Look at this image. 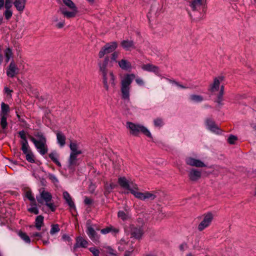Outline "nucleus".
Wrapping results in <instances>:
<instances>
[{
    "instance_id": "f257e3e1",
    "label": "nucleus",
    "mask_w": 256,
    "mask_h": 256,
    "mask_svg": "<svg viewBox=\"0 0 256 256\" xmlns=\"http://www.w3.org/2000/svg\"><path fill=\"white\" fill-rule=\"evenodd\" d=\"M118 183L123 189L128 190L135 198L140 200H152L156 198L154 193L150 192H139L138 185L132 181L126 179L124 176L120 177L118 178Z\"/></svg>"
},
{
    "instance_id": "f03ea898",
    "label": "nucleus",
    "mask_w": 256,
    "mask_h": 256,
    "mask_svg": "<svg viewBox=\"0 0 256 256\" xmlns=\"http://www.w3.org/2000/svg\"><path fill=\"white\" fill-rule=\"evenodd\" d=\"M109 62V58L106 56L104 58L103 62L98 63L102 83L106 91L109 90V84H110L112 86H114L116 85V78L113 72L109 71L107 68Z\"/></svg>"
},
{
    "instance_id": "7ed1b4c3",
    "label": "nucleus",
    "mask_w": 256,
    "mask_h": 256,
    "mask_svg": "<svg viewBox=\"0 0 256 256\" xmlns=\"http://www.w3.org/2000/svg\"><path fill=\"white\" fill-rule=\"evenodd\" d=\"M136 78L134 74H126L120 79V92L122 98L124 100H129L131 84Z\"/></svg>"
},
{
    "instance_id": "20e7f679",
    "label": "nucleus",
    "mask_w": 256,
    "mask_h": 256,
    "mask_svg": "<svg viewBox=\"0 0 256 256\" xmlns=\"http://www.w3.org/2000/svg\"><path fill=\"white\" fill-rule=\"evenodd\" d=\"M34 136L29 135V139L34 143L36 148L41 155H44L48 152L46 144V139L41 132H37L34 134Z\"/></svg>"
},
{
    "instance_id": "39448f33",
    "label": "nucleus",
    "mask_w": 256,
    "mask_h": 256,
    "mask_svg": "<svg viewBox=\"0 0 256 256\" xmlns=\"http://www.w3.org/2000/svg\"><path fill=\"white\" fill-rule=\"evenodd\" d=\"M39 195L36 197L38 202L41 204L44 203L52 212H54L56 210V206L51 202L52 196L50 193L46 190L44 188H42L39 190Z\"/></svg>"
},
{
    "instance_id": "423d86ee",
    "label": "nucleus",
    "mask_w": 256,
    "mask_h": 256,
    "mask_svg": "<svg viewBox=\"0 0 256 256\" xmlns=\"http://www.w3.org/2000/svg\"><path fill=\"white\" fill-rule=\"evenodd\" d=\"M126 126L130 130V134L134 136H138L141 132L148 138H152L150 132L142 125L128 122L126 124Z\"/></svg>"
},
{
    "instance_id": "0eeeda50",
    "label": "nucleus",
    "mask_w": 256,
    "mask_h": 256,
    "mask_svg": "<svg viewBox=\"0 0 256 256\" xmlns=\"http://www.w3.org/2000/svg\"><path fill=\"white\" fill-rule=\"evenodd\" d=\"M64 4L67 6L71 11H68L66 8L60 7V11L66 18H74L78 13V8L75 4L71 0H62Z\"/></svg>"
},
{
    "instance_id": "6e6552de",
    "label": "nucleus",
    "mask_w": 256,
    "mask_h": 256,
    "mask_svg": "<svg viewBox=\"0 0 256 256\" xmlns=\"http://www.w3.org/2000/svg\"><path fill=\"white\" fill-rule=\"evenodd\" d=\"M214 216L211 212L206 213L202 215V219L200 224L198 225V229L199 231H202L206 228L208 227L213 219Z\"/></svg>"
},
{
    "instance_id": "1a4fd4ad",
    "label": "nucleus",
    "mask_w": 256,
    "mask_h": 256,
    "mask_svg": "<svg viewBox=\"0 0 256 256\" xmlns=\"http://www.w3.org/2000/svg\"><path fill=\"white\" fill-rule=\"evenodd\" d=\"M117 47L118 44L116 42L107 43L99 52V58H102L105 54L113 52Z\"/></svg>"
},
{
    "instance_id": "9d476101",
    "label": "nucleus",
    "mask_w": 256,
    "mask_h": 256,
    "mask_svg": "<svg viewBox=\"0 0 256 256\" xmlns=\"http://www.w3.org/2000/svg\"><path fill=\"white\" fill-rule=\"evenodd\" d=\"M6 73L8 77L12 78L14 77L19 73V68L13 60L10 62V65L8 66Z\"/></svg>"
},
{
    "instance_id": "9b49d317",
    "label": "nucleus",
    "mask_w": 256,
    "mask_h": 256,
    "mask_svg": "<svg viewBox=\"0 0 256 256\" xmlns=\"http://www.w3.org/2000/svg\"><path fill=\"white\" fill-rule=\"evenodd\" d=\"M86 234L93 242L98 241L100 236L96 234L89 222L86 223Z\"/></svg>"
},
{
    "instance_id": "f8f14e48",
    "label": "nucleus",
    "mask_w": 256,
    "mask_h": 256,
    "mask_svg": "<svg viewBox=\"0 0 256 256\" xmlns=\"http://www.w3.org/2000/svg\"><path fill=\"white\" fill-rule=\"evenodd\" d=\"M186 162L187 164L191 166H196V167H198V168H202V167L206 166V165L204 164L201 160L191 158V157L187 158L186 159Z\"/></svg>"
},
{
    "instance_id": "ddd939ff",
    "label": "nucleus",
    "mask_w": 256,
    "mask_h": 256,
    "mask_svg": "<svg viewBox=\"0 0 256 256\" xmlns=\"http://www.w3.org/2000/svg\"><path fill=\"white\" fill-rule=\"evenodd\" d=\"M223 80L224 78L221 76L215 78L214 80L213 83L210 86V91L212 92L218 91L220 88V83Z\"/></svg>"
},
{
    "instance_id": "4468645a",
    "label": "nucleus",
    "mask_w": 256,
    "mask_h": 256,
    "mask_svg": "<svg viewBox=\"0 0 256 256\" xmlns=\"http://www.w3.org/2000/svg\"><path fill=\"white\" fill-rule=\"evenodd\" d=\"M201 172L198 170L192 168L188 172V178L192 181H197L201 178Z\"/></svg>"
},
{
    "instance_id": "2eb2a0df",
    "label": "nucleus",
    "mask_w": 256,
    "mask_h": 256,
    "mask_svg": "<svg viewBox=\"0 0 256 256\" xmlns=\"http://www.w3.org/2000/svg\"><path fill=\"white\" fill-rule=\"evenodd\" d=\"M78 156V155L74 154H70L68 161V168L72 172L74 170V168L77 165V156Z\"/></svg>"
},
{
    "instance_id": "dca6fc26",
    "label": "nucleus",
    "mask_w": 256,
    "mask_h": 256,
    "mask_svg": "<svg viewBox=\"0 0 256 256\" xmlns=\"http://www.w3.org/2000/svg\"><path fill=\"white\" fill-rule=\"evenodd\" d=\"M142 70L149 72H153L156 74L158 75L160 74V70L159 68L152 64H143L141 66Z\"/></svg>"
},
{
    "instance_id": "f3484780",
    "label": "nucleus",
    "mask_w": 256,
    "mask_h": 256,
    "mask_svg": "<svg viewBox=\"0 0 256 256\" xmlns=\"http://www.w3.org/2000/svg\"><path fill=\"white\" fill-rule=\"evenodd\" d=\"M88 242L82 236H78L76 238V242L74 246V250L78 248H86L87 247Z\"/></svg>"
},
{
    "instance_id": "a211bd4d",
    "label": "nucleus",
    "mask_w": 256,
    "mask_h": 256,
    "mask_svg": "<svg viewBox=\"0 0 256 256\" xmlns=\"http://www.w3.org/2000/svg\"><path fill=\"white\" fill-rule=\"evenodd\" d=\"M119 67L125 70H128L132 68L131 63L125 58H123L118 62Z\"/></svg>"
},
{
    "instance_id": "6ab92c4d",
    "label": "nucleus",
    "mask_w": 256,
    "mask_h": 256,
    "mask_svg": "<svg viewBox=\"0 0 256 256\" xmlns=\"http://www.w3.org/2000/svg\"><path fill=\"white\" fill-rule=\"evenodd\" d=\"M206 125L207 126V128L210 130V131L218 133L219 132V128L218 126H217L214 122L210 120V119H208L206 120Z\"/></svg>"
},
{
    "instance_id": "aec40b11",
    "label": "nucleus",
    "mask_w": 256,
    "mask_h": 256,
    "mask_svg": "<svg viewBox=\"0 0 256 256\" xmlns=\"http://www.w3.org/2000/svg\"><path fill=\"white\" fill-rule=\"evenodd\" d=\"M26 2V0H14V4L16 10L21 12H22L25 8Z\"/></svg>"
},
{
    "instance_id": "412c9836",
    "label": "nucleus",
    "mask_w": 256,
    "mask_h": 256,
    "mask_svg": "<svg viewBox=\"0 0 256 256\" xmlns=\"http://www.w3.org/2000/svg\"><path fill=\"white\" fill-rule=\"evenodd\" d=\"M70 154L80 155L82 154V150L79 148L78 144L76 142H70Z\"/></svg>"
},
{
    "instance_id": "4be33fe9",
    "label": "nucleus",
    "mask_w": 256,
    "mask_h": 256,
    "mask_svg": "<svg viewBox=\"0 0 256 256\" xmlns=\"http://www.w3.org/2000/svg\"><path fill=\"white\" fill-rule=\"evenodd\" d=\"M56 134L58 144L61 147L64 146L66 144V138L65 136L60 132H57Z\"/></svg>"
},
{
    "instance_id": "5701e85b",
    "label": "nucleus",
    "mask_w": 256,
    "mask_h": 256,
    "mask_svg": "<svg viewBox=\"0 0 256 256\" xmlns=\"http://www.w3.org/2000/svg\"><path fill=\"white\" fill-rule=\"evenodd\" d=\"M43 225L44 217L42 216H38L36 218L34 226H30V228L35 227L38 230H40Z\"/></svg>"
},
{
    "instance_id": "b1692460",
    "label": "nucleus",
    "mask_w": 256,
    "mask_h": 256,
    "mask_svg": "<svg viewBox=\"0 0 256 256\" xmlns=\"http://www.w3.org/2000/svg\"><path fill=\"white\" fill-rule=\"evenodd\" d=\"M122 47L126 50H130L134 48V42L132 40H124L121 42Z\"/></svg>"
},
{
    "instance_id": "393cba45",
    "label": "nucleus",
    "mask_w": 256,
    "mask_h": 256,
    "mask_svg": "<svg viewBox=\"0 0 256 256\" xmlns=\"http://www.w3.org/2000/svg\"><path fill=\"white\" fill-rule=\"evenodd\" d=\"M131 234L136 238H140L142 236L143 231L140 228H134L132 230Z\"/></svg>"
},
{
    "instance_id": "a878e982",
    "label": "nucleus",
    "mask_w": 256,
    "mask_h": 256,
    "mask_svg": "<svg viewBox=\"0 0 256 256\" xmlns=\"http://www.w3.org/2000/svg\"><path fill=\"white\" fill-rule=\"evenodd\" d=\"M49 158L58 166L60 167L62 166L60 162L58 160V154L56 151H54L50 152L49 154Z\"/></svg>"
},
{
    "instance_id": "bb28decb",
    "label": "nucleus",
    "mask_w": 256,
    "mask_h": 256,
    "mask_svg": "<svg viewBox=\"0 0 256 256\" xmlns=\"http://www.w3.org/2000/svg\"><path fill=\"white\" fill-rule=\"evenodd\" d=\"M63 196L67 204L71 208H74L75 205L72 201L71 196L67 192H63Z\"/></svg>"
},
{
    "instance_id": "cd10ccee",
    "label": "nucleus",
    "mask_w": 256,
    "mask_h": 256,
    "mask_svg": "<svg viewBox=\"0 0 256 256\" xmlns=\"http://www.w3.org/2000/svg\"><path fill=\"white\" fill-rule=\"evenodd\" d=\"M118 216L124 221L128 220L130 218V215L128 211L120 210L118 213Z\"/></svg>"
},
{
    "instance_id": "c85d7f7f",
    "label": "nucleus",
    "mask_w": 256,
    "mask_h": 256,
    "mask_svg": "<svg viewBox=\"0 0 256 256\" xmlns=\"http://www.w3.org/2000/svg\"><path fill=\"white\" fill-rule=\"evenodd\" d=\"M10 112V107L8 104L4 102L1 104V110L0 112V116H8Z\"/></svg>"
},
{
    "instance_id": "c756f323",
    "label": "nucleus",
    "mask_w": 256,
    "mask_h": 256,
    "mask_svg": "<svg viewBox=\"0 0 256 256\" xmlns=\"http://www.w3.org/2000/svg\"><path fill=\"white\" fill-rule=\"evenodd\" d=\"M52 22L53 23L55 24L56 26L58 28H61L64 26V20H62L58 22V18L56 16H54L52 17Z\"/></svg>"
},
{
    "instance_id": "7c9ffc66",
    "label": "nucleus",
    "mask_w": 256,
    "mask_h": 256,
    "mask_svg": "<svg viewBox=\"0 0 256 256\" xmlns=\"http://www.w3.org/2000/svg\"><path fill=\"white\" fill-rule=\"evenodd\" d=\"M202 4V0H192L190 6L193 10H196Z\"/></svg>"
},
{
    "instance_id": "2f4dec72",
    "label": "nucleus",
    "mask_w": 256,
    "mask_h": 256,
    "mask_svg": "<svg viewBox=\"0 0 256 256\" xmlns=\"http://www.w3.org/2000/svg\"><path fill=\"white\" fill-rule=\"evenodd\" d=\"M203 97L200 95L192 94L190 96V100L193 102H200L203 100Z\"/></svg>"
},
{
    "instance_id": "473e14b6",
    "label": "nucleus",
    "mask_w": 256,
    "mask_h": 256,
    "mask_svg": "<svg viewBox=\"0 0 256 256\" xmlns=\"http://www.w3.org/2000/svg\"><path fill=\"white\" fill-rule=\"evenodd\" d=\"M19 236L26 244H30V239L28 235L25 232H19L18 233Z\"/></svg>"
},
{
    "instance_id": "72a5a7b5",
    "label": "nucleus",
    "mask_w": 256,
    "mask_h": 256,
    "mask_svg": "<svg viewBox=\"0 0 256 256\" xmlns=\"http://www.w3.org/2000/svg\"><path fill=\"white\" fill-rule=\"evenodd\" d=\"M22 144V150L24 154H26L30 151H31L29 149V146L28 144V140L25 141H21Z\"/></svg>"
},
{
    "instance_id": "f704fd0d",
    "label": "nucleus",
    "mask_w": 256,
    "mask_h": 256,
    "mask_svg": "<svg viewBox=\"0 0 256 256\" xmlns=\"http://www.w3.org/2000/svg\"><path fill=\"white\" fill-rule=\"evenodd\" d=\"M28 211L35 214H38L39 211L36 206V202L32 203L31 206L28 208Z\"/></svg>"
},
{
    "instance_id": "c9c22d12",
    "label": "nucleus",
    "mask_w": 256,
    "mask_h": 256,
    "mask_svg": "<svg viewBox=\"0 0 256 256\" xmlns=\"http://www.w3.org/2000/svg\"><path fill=\"white\" fill-rule=\"evenodd\" d=\"M224 93V87L223 86H220V92L217 96L216 102L218 103L221 104V102L223 100L222 97H223Z\"/></svg>"
},
{
    "instance_id": "e433bc0d",
    "label": "nucleus",
    "mask_w": 256,
    "mask_h": 256,
    "mask_svg": "<svg viewBox=\"0 0 256 256\" xmlns=\"http://www.w3.org/2000/svg\"><path fill=\"white\" fill-rule=\"evenodd\" d=\"M26 155V160L32 163L34 162V156L32 151H30L26 154H24Z\"/></svg>"
},
{
    "instance_id": "4c0bfd02",
    "label": "nucleus",
    "mask_w": 256,
    "mask_h": 256,
    "mask_svg": "<svg viewBox=\"0 0 256 256\" xmlns=\"http://www.w3.org/2000/svg\"><path fill=\"white\" fill-rule=\"evenodd\" d=\"M0 116V125L2 129H6L8 126L7 116Z\"/></svg>"
},
{
    "instance_id": "58836bf2",
    "label": "nucleus",
    "mask_w": 256,
    "mask_h": 256,
    "mask_svg": "<svg viewBox=\"0 0 256 256\" xmlns=\"http://www.w3.org/2000/svg\"><path fill=\"white\" fill-rule=\"evenodd\" d=\"M4 55L6 57V61L8 62L12 56V50L10 48H6L4 52Z\"/></svg>"
},
{
    "instance_id": "ea45409f",
    "label": "nucleus",
    "mask_w": 256,
    "mask_h": 256,
    "mask_svg": "<svg viewBox=\"0 0 256 256\" xmlns=\"http://www.w3.org/2000/svg\"><path fill=\"white\" fill-rule=\"evenodd\" d=\"M114 231V232H118V230L115 228H113L112 227H108L105 228H103L100 230V232L102 234H108V232Z\"/></svg>"
},
{
    "instance_id": "a19ab883",
    "label": "nucleus",
    "mask_w": 256,
    "mask_h": 256,
    "mask_svg": "<svg viewBox=\"0 0 256 256\" xmlns=\"http://www.w3.org/2000/svg\"><path fill=\"white\" fill-rule=\"evenodd\" d=\"M120 53L118 52H114L112 54L110 57L111 62H118V58Z\"/></svg>"
},
{
    "instance_id": "79ce46f5",
    "label": "nucleus",
    "mask_w": 256,
    "mask_h": 256,
    "mask_svg": "<svg viewBox=\"0 0 256 256\" xmlns=\"http://www.w3.org/2000/svg\"><path fill=\"white\" fill-rule=\"evenodd\" d=\"M238 140V138L236 136L234 135H230L228 139V142L230 144H234Z\"/></svg>"
},
{
    "instance_id": "37998d69",
    "label": "nucleus",
    "mask_w": 256,
    "mask_h": 256,
    "mask_svg": "<svg viewBox=\"0 0 256 256\" xmlns=\"http://www.w3.org/2000/svg\"><path fill=\"white\" fill-rule=\"evenodd\" d=\"M59 231L60 228L58 224L52 225L50 230V233L51 234H54L58 232Z\"/></svg>"
},
{
    "instance_id": "c03bdc74",
    "label": "nucleus",
    "mask_w": 256,
    "mask_h": 256,
    "mask_svg": "<svg viewBox=\"0 0 256 256\" xmlns=\"http://www.w3.org/2000/svg\"><path fill=\"white\" fill-rule=\"evenodd\" d=\"M114 186H115L114 184L112 183L108 184V183L106 182L105 184L104 187H105L106 190L108 192H110L112 189L114 188Z\"/></svg>"
},
{
    "instance_id": "a18cd8bd",
    "label": "nucleus",
    "mask_w": 256,
    "mask_h": 256,
    "mask_svg": "<svg viewBox=\"0 0 256 256\" xmlns=\"http://www.w3.org/2000/svg\"><path fill=\"white\" fill-rule=\"evenodd\" d=\"M12 12L10 10H6L4 16L6 20H9L12 16Z\"/></svg>"
},
{
    "instance_id": "49530a36",
    "label": "nucleus",
    "mask_w": 256,
    "mask_h": 256,
    "mask_svg": "<svg viewBox=\"0 0 256 256\" xmlns=\"http://www.w3.org/2000/svg\"><path fill=\"white\" fill-rule=\"evenodd\" d=\"M26 196L28 200H30L32 202V203L36 202L34 198L30 192H26Z\"/></svg>"
},
{
    "instance_id": "de8ad7c7",
    "label": "nucleus",
    "mask_w": 256,
    "mask_h": 256,
    "mask_svg": "<svg viewBox=\"0 0 256 256\" xmlns=\"http://www.w3.org/2000/svg\"><path fill=\"white\" fill-rule=\"evenodd\" d=\"M154 124L156 126H162L163 125V122L162 119L156 118L154 120Z\"/></svg>"
},
{
    "instance_id": "09e8293b",
    "label": "nucleus",
    "mask_w": 256,
    "mask_h": 256,
    "mask_svg": "<svg viewBox=\"0 0 256 256\" xmlns=\"http://www.w3.org/2000/svg\"><path fill=\"white\" fill-rule=\"evenodd\" d=\"M90 251L92 252V254L94 256H99L100 251L96 249L95 248H90Z\"/></svg>"
},
{
    "instance_id": "8fccbe9b",
    "label": "nucleus",
    "mask_w": 256,
    "mask_h": 256,
    "mask_svg": "<svg viewBox=\"0 0 256 256\" xmlns=\"http://www.w3.org/2000/svg\"><path fill=\"white\" fill-rule=\"evenodd\" d=\"M62 239L66 242H68L69 244H72V239L68 235L66 234H64L62 236Z\"/></svg>"
},
{
    "instance_id": "3c124183",
    "label": "nucleus",
    "mask_w": 256,
    "mask_h": 256,
    "mask_svg": "<svg viewBox=\"0 0 256 256\" xmlns=\"http://www.w3.org/2000/svg\"><path fill=\"white\" fill-rule=\"evenodd\" d=\"M136 83L140 86H144V82L142 80V78H137L135 80Z\"/></svg>"
},
{
    "instance_id": "603ef678",
    "label": "nucleus",
    "mask_w": 256,
    "mask_h": 256,
    "mask_svg": "<svg viewBox=\"0 0 256 256\" xmlns=\"http://www.w3.org/2000/svg\"><path fill=\"white\" fill-rule=\"evenodd\" d=\"M42 232H33L31 234V236L33 238H36L37 239H39L42 237Z\"/></svg>"
},
{
    "instance_id": "864d4df0",
    "label": "nucleus",
    "mask_w": 256,
    "mask_h": 256,
    "mask_svg": "<svg viewBox=\"0 0 256 256\" xmlns=\"http://www.w3.org/2000/svg\"><path fill=\"white\" fill-rule=\"evenodd\" d=\"M18 134H19L20 138L22 139V141L27 140L26 136V133H25L24 131V130L20 131V132H19Z\"/></svg>"
},
{
    "instance_id": "5fc2aeb1",
    "label": "nucleus",
    "mask_w": 256,
    "mask_h": 256,
    "mask_svg": "<svg viewBox=\"0 0 256 256\" xmlns=\"http://www.w3.org/2000/svg\"><path fill=\"white\" fill-rule=\"evenodd\" d=\"M49 178L54 183H56L58 182V180L56 178V176L54 174H50L49 175Z\"/></svg>"
},
{
    "instance_id": "6e6d98bb",
    "label": "nucleus",
    "mask_w": 256,
    "mask_h": 256,
    "mask_svg": "<svg viewBox=\"0 0 256 256\" xmlns=\"http://www.w3.org/2000/svg\"><path fill=\"white\" fill-rule=\"evenodd\" d=\"M4 6L6 10H10L12 6V1L6 0Z\"/></svg>"
},
{
    "instance_id": "4d7b16f0",
    "label": "nucleus",
    "mask_w": 256,
    "mask_h": 256,
    "mask_svg": "<svg viewBox=\"0 0 256 256\" xmlns=\"http://www.w3.org/2000/svg\"><path fill=\"white\" fill-rule=\"evenodd\" d=\"M4 91L7 95L12 96V90L9 89L8 87H4Z\"/></svg>"
},
{
    "instance_id": "13d9d810",
    "label": "nucleus",
    "mask_w": 256,
    "mask_h": 256,
    "mask_svg": "<svg viewBox=\"0 0 256 256\" xmlns=\"http://www.w3.org/2000/svg\"><path fill=\"white\" fill-rule=\"evenodd\" d=\"M84 202L86 204H90L92 202V199L85 196L84 199Z\"/></svg>"
},
{
    "instance_id": "bf43d9fd",
    "label": "nucleus",
    "mask_w": 256,
    "mask_h": 256,
    "mask_svg": "<svg viewBox=\"0 0 256 256\" xmlns=\"http://www.w3.org/2000/svg\"><path fill=\"white\" fill-rule=\"evenodd\" d=\"M170 82H172V80H170ZM172 82L173 83L175 84L177 86H179V87H180V88H186V86H182V85H181V84H179L178 82H175V81H174V80H173V81H172Z\"/></svg>"
},
{
    "instance_id": "052dcab7",
    "label": "nucleus",
    "mask_w": 256,
    "mask_h": 256,
    "mask_svg": "<svg viewBox=\"0 0 256 256\" xmlns=\"http://www.w3.org/2000/svg\"><path fill=\"white\" fill-rule=\"evenodd\" d=\"M186 248V244H182L181 245H180V248L182 251L184 250V249Z\"/></svg>"
},
{
    "instance_id": "680f3d73",
    "label": "nucleus",
    "mask_w": 256,
    "mask_h": 256,
    "mask_svg": "<svg viewBox=\"0 0 256 256\" xmlns=\"http://www.w3.org/2000/svg\"><path fill=\"white\" fill-rule=\"evenodd\" d=\"M4 4V0H0V10L3 8Z\"/></svg>"
},
{
    "instance_id": "e2e57ef3",
    "label": "nucleus",
    "mask_w": 256,
    "mask_h": 256,
    "mask_svg": "<svg viewBox=\"0 0 256 256\" xmlns=\"http://www.w3.org/2000/svg\"><path fill=\"white\" fill-rule=\"evenodd\" d=\"M43 243L44 244H49V242L48 240H43Z\"/></svg>"
},
{
    "instance_id": "0e129e2a",
    "label": "nucleus",
    "mask_w": 256,
    "mask_h": 256,
    "mask_svg": "<svg viewBox=\"0 0 256 256\" xmlns=\"http://www.w3.org/2000/svg\"><path fill=\"white\" fill-rule=\"evenodd\" d=\"M3 21V18L2 16H0V24H1L2 23Z\"/></svg>"
},
{
    "instance_id": "69168bd1",
    "label": "nucleus",
    "mask_w": 256,
    "mask_h": 256,
    "mask_svg": "<svg viewBox=\"0 0 256 256\" xmlns=\"http://www.w3.org/2000/svg\"><path fill=\"white\" fill-rule=\"evenodd\" d=\"M2 60V56L0 55V65L1 64Z\"/></svg>"
},
{
    "instance_id": "338daca9",
    "label": "nucleus",
    "mask_w": 256,
    "mask_h": 256,
    "mask_svg": "<svg viewBox=\"0 0 256 256\" xmlns=\"http://www.w3.org/2000/svg\"><path fill=\"white\" fill-rule=\"evenodd\" d=\"M88 2L90 3H93L94 2V0H86Z\"/></svg>"
},
{
    "instance_id": "774afa93",
    "label": "nucleus",
    "mask_w": 256,
    "mask_h": 256,
    "mask_svg": "<svg viewBox=\"0 0 256 256\" xmlns=\"http://www.w3.org/2000/svg\"><path fill=\"white\" fill-rule=\"evenodd\" d=\"M186 256H192L190 254H187Z\"/></svg>"
}]
</instances>
